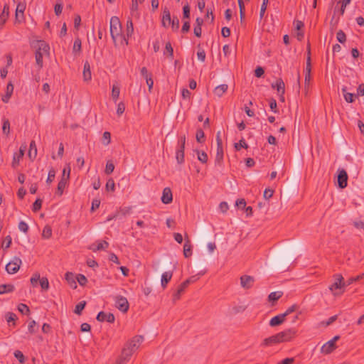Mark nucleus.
I'll use <instances>...</instances> for the list:
<instances>
[{"mask_svg":"<svg viewBox=\"0 0 364 364\" xmlns=\"http://www.w3.org/2000/svg\"><path fill=\"white\" fill-rule=\"evenodd\" d=\"M300 244L296 242L289 247L285 251L276 255L272 261V267L276 271L284 272L289 267L294 259V254L299 250Z\"/></svg>","mask_w":364,"mask_h":364,"instance_id":"f257e3e1","label":"nucleus"},{"mask_svg":"<svg viewBox=\"0 0 364 364\" xmlns=\"http://www.w3.org/2000/svg\"><path fill=\"white\" fill-rule=\"evenodd\" d=\"M144 341L142 336H135L131 340L127 341L122 350L120 356L128 362L132 354L139 348Z\"/></svg>","mask_w":364,"mask_h":364,"instance_id":"f03ea898","label":"nucleus"},{"mask_svg":"<svg viewBox=\"0 0 364 364\" xmlns=\"http://www.w3.org/2000/svg\"><path fill=\"white\" fill-rule=\"evenodd\" d=\"M110 35L114 41H116L117 37L122 38L126 44H128V40L124 35L122 34V25L118 17L112 16L110 19Z\"/></svg>","mask_w":364,"mask_h":364,"instance_id":"7ed1b4c3","label":"nucleus"},{"mask_svg":"<svg viewBox=\"0 0 364 364\" xmlns=\"http://www.w3.org/2000/svg\"><path fill=\"white\" fill-rule=\"evenodd\" d=\"M333 277L335 278V282L329 286L328 289L334 296L341 295L344 292L343 289L346 287L343 277L340 274H335Z\"/></svg>","mask_w":364,"mask_h":364,"instance_id":"20e7f679","label":"nucleus"},{"mask_svg":"<svg viewBox=\"0 0 364 364\" xmlns=\"http://www.w3.org/2000/svg\"><path fill=\"white\" fill-rule=\"evenodd\" d=\"M21 264V259L18 257H14L13 259L6 265V271L10 274H15L19 270Z\"/></svg>","mask_w":364,"mask_h":364,"instance_id":"39448f33","label":"nucleus"},{"mask_svg":"<svg viewBox=\"0 0 364 364\" xmlns=\"http://www.w3.org/2000/svg\"><path fill=\"white\" fill-rule=\"evenodd\" d=\"M296 330L294 328H289L284 331L278 333V336L280 343L290 341L296 335Z\"/></svg>","mask_w":364,"mask_h":364,"instance_id":"423d86ee","label":"nucleus"},{"mask_svg":"<svg viewBox=\"0 0 364 364\" xmlns=\"http://www.w3.org/2000/svg\"><path fill=\"white\" fill-rule=\"evenodd\" d=\"M338 173L337 176V183L338 186L343 189L347 186L348 184V174L347 172L344 169H338Z\"/></svg>","mask_w":364,"mask_h":364,"instance_id":"0eeeda50","label":"nucleus"},{"mask_svg":"<svg viewBox=\"0 0 364 364\" xmlns=\"http://www.w3.org/2000/svg\"><path fill=\"white\" fill-rule=\"evenodd\" d=\"M115 306L121 311L125 313L129 309V302L127 298L117 296L115 298Z\"/></svg>","mask_w":364,"mask_h":364,"instance_id":"6e6552de","label":"nucleus"},{"mask_svg":"<svg viewBox=\"0 0 364 364\" xmlns=\"http://www.w3.org/2000/svg\"><path fill=\"white\" fill-rule=\"evenodd\" d=\"M32 46L36 48V51L42 52L44 54H50V46L49 45L43 40H38L33 43Z\"/></svg>","mask_w":364,"mask_h":364,"instance_id":"1a4fd4ad","label":"nucleus"},{"mask_svg":"<svg viewBox=\"0 0 364 364\" xmlns=\"http://www.w3.org/2000/svg\"><path fill=\"white\" fill-rule=\"evenodd\" d=\"M70 164H68V172H67V177L66 178H61L60 181L58 182V188L56 193L58 196H62L63 193V191L66 186V184L68 181L70 179Z\"/></svg>","mask_w":364,"mask_h":364,"instance_id":"9d476101","label":"nucleus"},{"mask_svg":"<svg viewBox=\"0 0 364 364\" xmlns=\"http://www.w3.org/2000/svg\"><path fill=\"white\" fill-rule=\"evenodd\" d=\"M96 319L100 322L107 321L108 323H112L114 322L115 317L112 313H106L105 311H100L97 315Z\"/></svg>","mask_w":364,"mask_h":364,"instance_id":"9b49d317","label":"nucleus"},{"mask_svg":"<svg viewBox=\"0 0 364 364\" xmlns=\"http://www.w3.org/2000/svg\"><path fill=\"white\" fill-rule=\"evenodd\" d=\"M26 9L25 4L18 3L16 9L15 21L16 23H21L24 19V11Z\"/></svg>","mask_w":364,"mask_h":364,"instance_id":"f8f14e48","label":"nucleus"},{"mask_svg":"<svg viewBox=\"0 0 364 364\" xmlns=\"http://www.w3.org/2000/svg\"><path fill=\"white\" fill-rule=\"evenodd\" d=\"M26 149V146H21L19 149V152H15L13 156V160L11 163V166L13 168H16L19 164L20 159L23 158L24 155L25 150Z\"/></svg>","mask_w":364,"mask_h":364,"instance_id":"ddd939ff","label":"nucleus"},{"mask_svg":"<svg viewBox=\"0 0 364 364\" xmlns=\"http://www.w3.org/2000/svg\"><path fill=\"white\" fill-rule=\"evenodd\" d=\"M255 279L252 276L242 275L240 277V284L244 289L251 288L254 284Z\"/></svg>","mask_w":364,"mask_h":364,"instance_id":"4468645a","label":"nucleus"},{"mask_svg":"<svg viewBox=\"0 0 364 364\" xmlns=\"http://www.w3.org/2000/svg\"><path fill=\"white\" fill-rule=\"evenodd\" d=\"M173 195L170 188H165L163 190L161 201L164 204H169L172 202Z\"/></svg>","mask_w":364,"mask_h":364,"instance_id":"2eb2a0df","label":"nucleus"},{"mask_svg":"<svg viewBox=\"0 0 364 364\" xmlns=\"http://www.w3.org/2000/svg\"><path fill=\"white\" fill-rule=\"evenodd\" d=\"M284 315L285 314H281L272 318L269 321V326L272 327H275L282 324L286 319Z\"/></svg>","mask_w":364,"mask_h":364,"instance_id":"dca6fc26","label":"nucleus"},{"mask_svg":"<svg viewBox=\"0 0 364 364\" xmlns=\"http://www.w3.org/2000/svg\"><path fill=\"white\" fill-rule=\"evenodd\" d=\"M337 346L336 343H333L331 341H328L321 348V352L323 354H330L335 349H336Z\"/></svg>","mask_w":364,"mask_h":364,"instance_id":"f3484780","label":"nucleus"},{"mask_svg":"<svg viewBox=\"0 0 364 364\" xmlns=\"http://www.w3.org/2000/svg\"><path fill=\"white\" fill-rule=\"evenodd\" d=\"M277 343H280V341L278 334L277 333L264 339L262 345L264 346H269Z\"/></svg>","mask_w":364,"mask_h":364,"instance_id":"a211bd4d","label":"nucleus"},{"mask_svg":"<svg viewBox=\"0 0 364 364\" xmlns=\"http://www.w3.org/2000/svg\"><path fill=\"white\" fill-rule=\"evenodd\" d=\"M273 89H277L278 93H285V84L282 78H278L275 82L272 84Z\"/></svg>","mask_w":364,"mask_h":364,"instance_id":"6ab92c4d","label":"nucleus"},{"mask_svg":"<svg viewBox=\"0 0 364 364\" xmlns=\"http://www.w3.org/2000/svg\"><path fill=\"white\" fill-rule=\"evenodd\" d=\"M172 276H173V270L165 272L164 273L162 274L161 283V287H163L164 289L166 288L168 283L170 282V280L172 278Z\"/></svg>","mask_w":364,"mask_h":364,"instance_id":"aec40b11","label":"nucleus"},{"mask_svg":"<svg viewBox=\"0 0 364 364\" xmlns=\"http://www.w3.org/2000/svg\"><path fill=\"white\" fill-rule=\"evenodd\" d=\"M83 79L84 81H90L92 79V73L90 70V65L88 61H85L84 63V68H83Z\"/></svg>","mask_w":364,"mask_h":364,"instance_id":"412c9836","label":"nucleus"},{"mask_svg":"<svg viewBox=\"0 0 364 364\" xmlns=\"http://www.w3.org/2000/svg\"><path fill=\"white\" fill-rule=\"evenodd\" d=\"M13 92H14V85H13L12 82H9L6 86V94L2 97V101L5 103H7L9 101V100L13 94Z\"/></svg>","mask_w":364,"mask_h":364,"instance_id":"4be33fe9","label":"nucleus"},{"mask_svg":"<svg viewBox=\"0 0 364 364\" xmlns=\"http://www.w3.org/2000/svg\"><path fill=\"white\" fill-rule=\"evenodd\" d=\"M207 270L204 269L198 272L197 274L190 277L188 279L183 282V286H188L191 283H194L198 281L200 276L204 275Z\"/></svg>","mask_w":364,"mask_h":364,"instance_id":"5701e85b","label":"nucleus"},{"mask_svg":"<svg viewBox=\"0 0 364 364\" xmlns=\"http://www.w3.org/2000/svg\"><path fill=\"white\" fill-rule=\"evenodd\" d=\"M171 14L169 10L167 8H165L163 11V16H162V25L164 27H167L169 25H171Z\"/></svg>","mask_w":364,"mask_h":364,"instance_id":"b1692460","label":"nucleus"},{"mask_svg":"<svg viewBox=\"0 0 364 364\" xmlns=\"http://www.w3.org/2000/svg\"><path fill=\"white\" fill-rule=\"evenodd\" d=\"M311 46L310 43L307 44V58H306V65L305 69V74H311Z\"/></svg>","mask_w":364,"mask_h":364,"instance_id":"393cba45","label":"nucleus"},{"mask_svg":"<svg viewBox=\"0 0 364 364\" xmlns=\"http://www.w3.org/2000/svg\"><path fill=\"white\" fill-rule=\"evenodd\" d=\"M188 287V286H183V282H182L177 291L173 295V302L175 303L177 300L180 299L181 294L184 292L185 289Z\"/></svg>","mask_w":364,"mask_h":364,"instance_id":"a878e982","label":"nucleus"},{"mask_svg":"<svg viewBox=\"0 0 364 364\" xmlns=\"http://www.w3.org/2000/svg\"><path fill=\"white\" fill-rule=\"evenodd\" d=\"M108 247H109V243L105 240H102V241H99L96 246H95L94 245H91L90 247V249L92 250V251L95 252V251H99L101 250H105V249L107 248Z\"/></svg>","mask_w":364,"mask_h":364,"instance_id":"bb28decb","label":"nucleus"},{"mask_svg":"<svg viewBox=\"0 0 364 364\" xmlns=\"http://www.w3.org/2000/svg\"><path fill=\"white\" fill-rule=\"evenodd\" d=\"M192 255V246L189 240H186L183 245V255L186 258L191 257Z\"/></svg>","mask_w":364,"mask_h":364,"instance_id":"cd10ccee","label":"nucleus"},{"mask_svg":"<svg viewBox=\"0 0 364 364\" xmlns=\"http://www.w3.org/2000/svg\"><path fill=\"white\" fill-rule=\"evenodd\" d=\"M228 87L226 84L220 85L214 89V94L220 97L227 91Z\"/></svg>","mask_w":364,"mask_h":364,"instance_id":"c85d7f7f","label":"nucleus"},{"mask_svg":"<svg viewBox=\"0 0 364 364\" xmlns=\"http://www.w3.org/2000/svg\"><path fill=\"white\" fill-rule=\"evenodd\" d=\"M28 156L32 160L34 159L37 156V147L36 145V142L34 141H31L30 143L29 151H28Z\"/></svg>","mask_w":364,"mask_h":364,"instance_id":"c756f323","label":"nucleus"},{"mask_svg":"<svg viewBox=\"0 0 364 364\" xmlns=\"http://www.w3.org/2000/svg\"><path fill=\"white\" fill-rule=\"evenodd\" d=\"M342 92L347 102L352 103L354 102L355 95L353 93L348 92L346 87L342 88Z\"/></svg>","mask_w":364,"mask_h":364,"instance_id":"7c9ffc66","label":"nucleus"},{"mask_svg":"<svg viewBox=\"0 0 364 364\" xmlns=\"http://www.w3.org/2000/svg\"><path fill=\"white\" fill-rule=\"evenodd\" d=\"M15 287L13 284H1L0 285V294H3L5 293H10L14 291Z\"/></svg>","mask_w":364,"mask_h":364,"instance_id":"2f4dec72","label":"nucleus"},{"mask_svg":"<svg viewBox=\"0 0 364 364\" xmlns=\"http://www.w3.org/2000/svg\"><path fill=\"white\" fill-rule=\"evenodd\" d=\"M65 279L71 287H77L74 274L68 272L65 275Z\"/></svg>","mask_w":364,"mask_h":364,"instance_id":"473e14b6","label":"nucleus"},{"mask_svg":"<svg viewBox=\"0 0 364 364\" xmlns=\"http://www.w3.org/2000/svg\"><path fill=\"white\" fill-rule=\"evenodd\" d=\"M223 160V146H217V152L215 156V162L219 165L221 164Z\"/></svg>","mask_w":364,"mask_h":364,"instance_id":"72a5a7b5","label":"nucleus"},{"mask_svg":"<svg viewBox=\"0 0 364 364\" xmlns=\"http://www.w3.org/2000/svg\"><path fill=\"white\" fill-rule=\"evenodd\" d=\"M164 54L167 55L168 57L171 58V59L173 58V49L171 46V42L168 41L166 43L165 50L164 52Z\"/></svg>","mask_w":364,"mask_h":364,"instance_id":"f704fd0d","label":"nucleus"},{"mask_svg":"<svg viewBox=\"0 0 364 364\" xmlns=\"http://www.w3.org/2000/svg\"><path fill=\"white\" fill-rule=\"evenodd\" d=\"M126 32H127V37L126 38L128 40V38L132 36L133 33H134V26H133V23H132V21L131 19L128 20L127 21V30H126Z\"/></svg>","mask_w":364,"mask_h":364,"instance_id":"c9c22d12","label":"nucleus"},{"mask_svg":"<svg viewBox=\"0 0 364 364\" xmlns=\"http://www.w3.org/2000/svg\"><path fill=\"white\" fill-rule=\"evenodd\" d=\"M195 151L197 153L198 161L203 164H206L208 159L207 154L203 151L196 150Z\"/></svg>","mask_w":364,"mask_h":364,"instance_id":"e433bc0d","label":"nucleus"},{"mask_svg":"<svg viewBox=\"0 0 364 364\" xmlns=\"http://www.w3.org/2000/svg\"><path fill=\"white\" fill-rule=\"evenodd\" d=\"M86 304L87 303H86L85 301H82L80 303H78L75 306V310H74V313L76 314L77 315H81L82 314V311H83V309H85V307L86 306Z\"/></svg>","mask_w":364,"mask_h":364,"instance_id":"4c0bfd02","label":"nucleus"},{"mask_svg":"<svg viewBox=\"0 0 364 364\" xmlns=\"http://www.w3.org/2000/svg\"><path fill=\"white\" fill-rule=\"evenodd\" d=\"M35 58L36 62L39 68H42L43 66V53L39 51L35 52Z\"/></svg>","mask_w":364,"mask_h":364,"instance_id":"58836bf2","label":"nucleus"},{"mask_svg":"<svg viewBox=\"0 0 364 364\" xmlns=\"http://www.w3.org/2000/svg\"><path fill=\"white\" fill-rule=\"evenodd\" d=\"M52 236V229L48 225H46L43 230L42 237L44 239H49Z\"/></svg>","mask_w":364,"mask_h":364,"instance_id":"ea45409f","label":"nucleus"},{"mask_svg":"<svg viewBox=\"0 0 364 364\" xmlns=\"http://www.w3.org/2000/svg\"><path fill=\"white\" fill-rule=\"evenodd\" d=\"M196 138L198 143L202 144L205 141V134L202 129H197Z\"/></svg>","mask_w":364,"mask_h":364,"instance_id":"a19ab883","label":"nucleus"},{"mask_svg":"<svg viewBox=\"0 0 364 364\" xmlns=\"http://www.w3.org/2000/svg\"><path fill=\"white\" fill-rule=\"evenodd\" d=\"M283 293L282 291H274L269 294L268 299L269 301H275L280 299Z\"/></svg>","mask_w":364,"mask_h":364,"instance_id":"79ce46f5","label":"nucleus"},{"mask_svg":"<svg viewBox=\"0 0 364 364\" xmlns=\"http://www.w3.org/2000/svg\"><path fill=\"white\" fill-rule=\"evenodd\" d=\"M2 131L3 133L6 134L7 136L10 133V122L8 119H4L3 120Z\"/></svg>","mask_w":364,"mask_h":364,"instance_id":"37998d69","label":"nucleus"},{"mask_svg":"<svg viewBox=\"0 0 364 364\" xmlns=\"http://www.w3.org/2000/svg\"><path fill=\"white\" fill-rule=\"evenodd\" d=\"M14 357L18 359L20 363L23 364L26 361V358L21 350H16L14 353Z\"/></svg>","mask_w":364,"mask_h":364,"instance_id":"c03bdc74","label":"nucleus"},{"mask_svg":"<svg viewBox=\"0 0 364 364\" xmlns=\"http://www.w3.org/2000/svg\"><path fill=\"white\" fill-rule=\"evenodd\" d=\"M120 93V88L118 86L113 85L112 90V97L114 101L116 102L117 99L119 98Z\"/></svg>","mask_w":364,"mask_h":364,"instance_id":"a18cd8bd","label":"nucleus"},{"mask_svg":"<svg viewBox=\"0 0 364 364\" xmlns=\"http://www.w3.org/2000/svg\"><path fill=\"white\" fill-rule=\"evenodd\" d=\"M337 41L341 43H344L346 41V35L342 30H339L336 33Z\"/></svg>","mask_w":364,"mask_h":364,"instance_id":"49530a36","label":"nucleus"},{"mask_svg":"<svg viewBox=\"0 0 364 364\" xmlns=\"http://www.w3.org/2000/svg\"><path fill=\"white\" fill-rule=\"evenodd\" d=\"M114 169V165L111 161H108L106 164L105 172L107 175L111 174Z\"/></svg>","mask_w":364,"mask_h":364,"instance_id":"de8ad7c7","label":"nucleus"},{"mask_svg":"<svg viewBox=\"0 0 364 364\" xmlns=\"http://www.w3.org/2000/svg\"><path fill=\"white\" fill-rule=\"evenodd\" d=\"M12 242V238L10 235H7L5 237L4 242L1 245V247L5 250L10 247Z\"/></svg>","mask_w":364,"mask_h":364,"instance_id":"09e8293b","label":"nucleus"},{"mask_svg":"<svg viewBox=\"0 0 364 364\" xmlns=\"http://www.w3.org/2000/svg\"><path fill=\"white\" fill-rule=\"evenodd\" d=\"M176 159L178 164H182L184 162V151L176 150Z\"/></svg>","mask_w":364,"mask_h":364,"instance_id":"8fccbe9b","label":"nucleus"},{"mask_svg":"<svg viewBox=\"0 0 364 364\" xmlns=\"http://www.w3.org/2000/svg\"><path fill=\"white\" fill-rule=\"evenodd\" d=\"M43 200L41 198H37L33 204L32 210L33 212L38 211L42 207Z\"/></svg>","mask_w":364,"mask_h":364,"instance_id":"3c124183","label":"nucleus"},{"mask_svg":"<svg viewBox=\"0 0 364 364\" xmlns=\"http://www.w3.org/2000/svg\"><path fill=\"white\" fill-rule=\"evenodd\" d=\"M39 282L42 289L48 290L49 289V282L46 277L41 278Z\"/></svg>","mask_w":364,"mask_h":364,"instance_id":"603ef678","label":"nucleus"},{"mask_svg":"<svg viewBox=\"0 0 364 364\" xmlns=\"http://www.w3.org/2000/svg\"><path fill=\"white\" fill-rule=\"evenodd\" d=\"M18 310L23 314H28L30 313V309L26 304H20L18 306Z\"/></svg>","mask_w":364,"mask_h":364,"instance_id":"864d4df0","label":"nucleus"},{"mask_svg":"<svg viewBox=\"0 0 364 364\" xmlns=\"http://www.w3.org/2000/svg\"><path fill=\"white\" fill-rule=\"evenodd\" d=\"M111 142V134L109 132H105L102 135V143L108 145Z\"/></svg>","mask_w":364,"mask_h":364,"instance_id":"5fc2aeb1","label":"nucleus"},{"mask_svg":"<svg viewBox=\"0 0 364 364\" xmlns=\"http://www.w3.org/2000/svg\"><path fill=\"white\" fill-rule=\"evenodd\" d=\"M247 147L248 146L243 139H240L238 143L235 144V149L237 151L240 150L241 148L247 149Z\"/></svg>","mask_w":364,"mask_h":364,"instance_id":"6e6d98bb","label":"nucleus"},{"mask_svg":"<svg viewBox=\"0 0 364 364\" xmlns=\"http://www.w3.org/2000/svg\"><path fill=\"white\" fill-rule=\"evenodd\" d=\"M269 3V0H262V4L260 8L259 17L262 18L264 17V13L267 10V6Z\"/></svg>","mask_w":364,"mask_h":364,"instance_id":"4d7b16f0","label":"nucleus"},{"mask_svg":"<svg viewBox=\"0 0 364 364\" xmlns=\"http://www.w3.org/2000/svg\"><path fill=\"white\" fill-rule=\"evenodd\" d=\"M81 51V40L77 38L75 40L73 44V52H80Z\"/></svg>","mask_w":364,"mask_h":364,"instance_id":"13d9d810","label":"nucleus"},{"mask_svg":"<svg viewBox=\"0 0 364 364\" xmlns=\"http://www.w3.org/2000/svg\"><path fill=\"white\" fill-rule=\"evenodd\" d=\"M55 176V171L54 170L53 168H51L48 171L46 183H50L53 181Z\"/></svg>","mask_w":364,"mask_h":364,"instance_id":"bf43d9fd","label":"nucleus"},{"mask_svg":"<svg viewBox=\"0 0 364 364\" xmlns=\"http://www.w3.org/2000/svg\"><path fill=\"white\" fill-rule=\"evenodd\" d=\"M269 107L273 112H274V113L278 112L279 110L277 109V101L275 99L271 98L269 100Z\"/></svg>","mask_w":364,"mask_h":364,"instance_id":"052dcab7","label":"nucleus"},{"mask_svg":"<svg viewBox=\"0 0 364 364\" xmlns=\"http://www.w3.org/2000/svg\"><path fill=\"white\" fill-rule=\"evenodd\" d=\"M338 318V315H334L333 316H331L328 321H322L321 323V325H323V326H330L331 324H332L334 321H336V319Z\"/></svg>","mask_w":364,"mask_h":364,"instance_id":"680f3d73","label":"nucleus"},{"mask_svg":"<svg viewBox=\"0 0 364 364\" xmlns=\"http://www.w3.org/2000/svg\"><path fill=\"white\" fill-rule=\"evenodd\" d=\"M76 279H77L79 284L81 286H85L86 284V283L87 282V279L85 277V276L83 274H79L77 276Z\"/></svg>","mask_w":364,"mask_h":364,"instance_id":"e2e57ef3","label":"nucleus"},{"mask_svg":"<svg viewBox=\"0 0 364 364\" xmlns=\"http://www.w3.org/2000/svg\"><path fill=\"white\" fill-rule=\"evenodd\" d=\"M299 309V306L298 305L296 304H293L292 306H291L290 307H289L286 311L284 313H283V314H285V317H287V316H289V314H291V313L296 311L297 309Z\"/></svg>","mask_w":364,"mask_h":364,"instance_id":"0e129e2a","label":"nucleus"},{"mask_svg":"<svg viewBox=\"0 0 364 364\" xmlns=\"http://www.w3.org/2000/svg\"><path fill=\"white\" fill-rule=\"evenodd\" d=\"M40 279H41V277H40V274L36 272L35 273L33 277L31 278V284L35 287L38 284V282L40 281Z\"/></svg>","mask_w":364,"mask_h":364,"instance_id":"69168bd1","label":"nucleus"},{"mask_svg":"<svg viewBox=\"0 0 364 364\" xmlns=\"http://www.w3.org/2000/svg\"><path fill=\"white\" fill-rule=\"evenodd\" d=\"M183 18L188 19L190 18V6L188 4L183 8Z\"/></svg>","mask_w":364,"mask_h":364,"instance_id":"338daca9","label":"nucleus"},{"mask_svg":"<svg viewBox=\"0 0 364 364\" xmlns=\"http://www.w3.org/2000/svg\"><path fill=\"white\" fill-rule=\"evenodd\" d=\"M114 187H115V184H114V181L112 178H109L107 181V183H106V189L107 191H114Z\"/></svg>","mask_w":364,"mask_h":364,"instance_id":"774afa93","label":"nucleus"}]
</instances>
